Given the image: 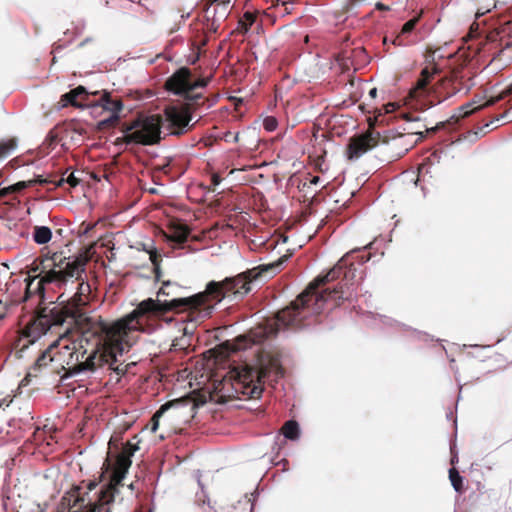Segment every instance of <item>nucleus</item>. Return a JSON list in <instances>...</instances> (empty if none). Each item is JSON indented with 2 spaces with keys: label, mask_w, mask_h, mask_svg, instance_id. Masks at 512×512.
Instances as JSON below:
<instances>
[{
  "label": "nucleus",
  "mask_w": 512,
  "mask_h": 512,
  "mask_svg": "<svg viewBox=\"0 0 512 512\" xmlns=\"http://www.w3.org/2000/svg\"><path fill=\"white\" fill-rule=\"evenodd\" d=\"M195 408V401L189 396L175 399L161 405L151 418V431H157L159 427V419L165 412L172 410V418L183 417L188 420L193 417Z\"/></svg>",
  "instance_id": "f8f14e48"
},
{
  "label": "nucleus",
  "mask_w": 512,
  "mask_h": 512,
  "mask_svg": "<svg viewBox=\"0 0 512 512\" xmlns=\"http://www.w3.org/2000/svg\"><path fill=\"white\" fill-rule=\"evenodd\" d=\"M449 479L455 491L462 493L464 490L463 478L455 468L449 470Z\"/></svg>",
  "instance_id": "7c9ffc66"
},
{
  "label": "nucleus",
  "mask_w": 512,
  "mask_h": 512,
  "mask_svg": "<svg viewBox=\"0 0 512 512\" xmlns=\"http://www.w3.org/2000/svg\"><path fill=\"white\" fill-rule=\"evenodd\" d=\"M225 345L232 351L246 349L250 345V340L245 336L237 337L233 342H226Z\"/></svg>",
  "instance_id": "c756f323"
},
{
  "label": "nucleus",
  "mask_w": 512,
  "mask_h": 512,
  "mask_svg": "<svg viewBox=\"0 0 512 512\" xmlns=\"http://www.w3.org/2000/svg\"><path fill=\"white\" fill-rule=\"evenodd\" d=\"M64 297V293H61L58 297V300L62 299Z\"/></svg>",
  "instance_id": "37998d69"
},
{
  "label": "nucleus",
  "mask_w": 512,
  "mask_h": 512,
  "mask_svg": "<svg viewBox=\"0 0 512 512\" xmlns=\"http://www.w3.org/2000/svg\"><path fill=\"white\" fill-rule=\"evenodd\" d=\"M48 274L42 275L40 279H37L38 276H31L29 275L25 281H26V289H25V296L24 300L27 301L32 296L37 295L39 296L40 300L44 299L45 292L48 289H64L66 290L68 283L72 281L73 279H64L62 277H59L57 275V272L51 270L49 268V271H46Z\"/></svg>",
  "instance_id": "1a4fd4ad"
},
{
  "label": "nucleus",
  "mask_w": 512,
  "mask_h": 512,
  "mask_svg": "<svg viewBox=\"0 0 512 512\" xmlns=\"http://www.w3.org/2000/svg\"><path fill=\"white\" fill-rule=\"evenodd\" d=\"M388 138H389V137H386V136H385V137L383 138V142H384V143H388Z\"/></svg>",
  "instance_id": "79ce46f5"
},
{
  "label": "nucleus",
  "mask_w": 512,
  "mask_h": 512,
  "mask_svg": "<svg viewBox=\"0 0 512 512\" xmlns=\"http://www.w3.org/2000/svg\"><path fill=\"white\" fill-rule=\"evenodd\" d=\"M418 134V132L398 133L397 135L393 134L390 138L393 146L398 147L404 145L403 153H405L417 142V140L413 138Z\"/></svg>",
  "instance_id": "4be33fe9"
},
{
  "label": "nucleus",
  "mask_w": 512,
  "mask_h": 512,
  "mask_svg": "<svg viewBox=\"0 0 512 512\" xmlns=\"http://www.w3.org/2000/svg\"><path fill=\"white\" fill-rule=\"evenodd\" d=\"M8 306L2 300H0V320L3 319L7 314Z\"/></svg>",
  "instance_id": "e433bc0d"
},
{
  "label": "nucleus",
  "mask_w": 512,
  "mask_h": 512,
  "mask_svg": "<svg viewBox=\"0 0 512 512\" xmlns=\"http://www.w3.org/2000/svg\"><path fill=\"white\" fill-rule=\"evenodd\" d=\"M418 23V18L417 17H414L410 20H408L403 26H402V29H401V32L395 37V39L393 40V44L394 45H403V40H402V37L405 35V34H409L411 33L416 24Z\"/></svg>",
  "instance_id": "cd10ccee"
},
{
  "label": "nucleus",
  "mask_w": 512,
  "mask_h": 512,
  "mask_svg": "<svg viewBox=\"0 0 512 512\" xmlns=\"http://www.w3.org/2000/svg\"><path fill=\"white\" fill-rule=\"evenodd\" d=\"M190 229L184 224H175L171 227L169 239L173 242L182 244L187 241Z\"/></svg>",
  "instance_id": "5701e85b"
},
{
  "label": "nucleus",
  "mask_w": 512,
  "mask_h": 512,
  "mask_svg": "<svg viewBox=\"0 0 512 512\" xmlns=\"http://www.w3.org/2000/svg\"><path fill=\"white\" fill-rule=\"evenodd\" d=\"M222 181V178L217 173H213L211 176V186L209 189L215 191V187L218 186Z\"/></svg>",
  "instance_id": "f704fd0d"
},
{
  "label": "nucleus",
  "mask_w": 512,
  "mask_h": 512,
  "mask_svg": "<svg viewBox=\"0 0 512 512\" xmlns=\"http://www.w3.org/2000/svg\"><path fill=\"white\" fill-rule=\"evenodd\" d=\"M381 135L374 130L354 136L349 140L346 154L349 160L358 159L363 154L374 148L380 142Z\"/></svg>",
  "instance_id": "ddd939ff"
},
{
  "label": "nucleus",
  "mask_w": 512,
  "mask_h": 512,
  "mask_svg": "<svg viewBox=\"0 0 512 512\" xmlns=\"http://www.w3.org/2000/svg\"><path fill=\"white\" fill-rule=\"evenodd\" d=\"M150 260L154 266V270H155V274H156V278L159 279V274H160V262L162 260V257L161 255L156 251V250H153L150 252Z\"/></svg>",
  "instance_id": "2f4dec72"
},
{
  "label": "nucleus",
  "mask_w": 512,
  "mask_h": 512,
  "mask_svg": "<svg viewBox=\"0 0 512 512\" xmlns=\"http://www.w3.org/2000/svg\"><path fill=\"white\" fill-rule=\"evenodd\" d=\"M67 172L68 170H66L65 173L59 178L48 177L51 182H48L47 184H53L55 187H61L64 183H67L72 188L77 187L80 184L81 179L76 177L74 172H70L69 175L65 177L64 175Z\"/></svg>",
  "instance_id": "b1692460"
},
{
  "label": "nucleus",
  "mask_w": 512,
  "mask_h": 512,
  "mask_svg": "<svg viewBox=\"0 0 512 512\" xmlns=\"http://www.w3.org/2000/svg\"><path fill=\"white\" fill-rule=\"evenodd\" d=\"M512 94V85L507 87L505 90H503L500 94H498L497 96L495 97H491L489 100H487L483 105L481 106H478V107H474L472 108L473 106V103H467L465 105H462L461 107L458 108L459 110V114H458V118H465V117H468L469 115H471L473 112L477 111V110H480V109H483V108H486V107H490L496 103H498L499 101L505 99L506 97L510 96Z\"/></svg>",
  "instance_id": "a211bd4d"
},
{
  "label": "nucleus",
  "mask_w": 512,
  "mask_h": 512,
  "mask_svg": "<svg viewBox=\"0 0 512 512\" xmlns=\"http://www.w3.org/2000/svg\"><path fill=\"white\" fill-rule=\"evenodd\" d=\"M376 9H378V10H386V9H387V7H386L384 4H382V3L378 2V3L376 4Z\"/></svg>",
  "instance_id": "ea45409f"
},
{
  "label": "nucleus",
  "mask_w": 512,
  "mask_h": 512,
  "mask_svg": "<svg viewBox=\"0 0 512 512\" xmlns=\"http://www.w3.org/2000/svg\"><path fill=\"white\" fill-rule=\"evenodd\" d=\"M48 182H51L49 178H43L42 176H37L34 179L27 180V181H19L9 187L3 188L0 190V196L5 197L6 195L10 193L20 192L28 187H31L35 184H47Z\"/></svg>",
  "instance_id": "aec40b11"
},
{
  "label": "nucleus",
  "mask_w": 512,
  "mask_h": 512,
  "mask_svg": "<svg viewBox=\"0 0 512 512\" xmlns=\"http://www.w3.org/2000/svg\"><path fill=\"white\" fill-rule=\"evenodd\" d=\"M218 99V95H215L213 98H212V103L209 105L211 106L213 103H215Z\"/></svg>",
  "instance_id": "a19ab883"
},
{
  "label": "nucleus",
  "mask_w": 512,
  "mask_h": 512,
  "mask_svg": "<svg viewBox=\"0 0 512 512\" xmlns=\"http://www.w3.org/2000/svg\"><path fill=\"white\" fill-rule=\"evenodd\" d=\"M230 0H214V3L212 4V9L217 8L218 11H220V6L225 5L227 6L229 4ZM228 9V7H226Z\"/></svg>",
  "instance_id": "c9c22d12"
},
{
  "label": "nucleus",
  "mask_w": 512,
  "mask_h": 512,
  "mask_svg": "<svg viewBox=\"0 0 512 512\" xmlns=\"http://www.w3.org/2000/svg\"><path fill=\"white\" fill-rule=\"evenodd\" d=\"M172 288H174V285L172 283H170L169 281L168 282H164L163 286L158 291V297H161V296H167V297L172 296L173 295V292L171 291Z\"/></svg>",
  "instance_id": "473e14b6"
},
{
  "label": "nucleus",
  "mask_w": 512,
  "mask_h": 512,
  "mask_svg": "<svg viewBox=\"0 0 512 512\" xmlns=\"http://www.w3.org/2000/svg\"><path fill=\"white\" fill-rule=\"evenodd\" d=\"M93 107H101L103 110L111 112V115L100 122L102 127H113L119 121V113L123 109V102L120 98H112L111 94L103 91L99 100L93 102Z\"/></svg>",
  "instance_id": "4468645a"
},
{
  "label": "nucleus",
  "mask_w": 512,
  "mask_h": 512,
  "mask_svg": "<svg viewBox=\"0 0 512 512\" xmlns=\"http://www.w3.org/2000/svg\"><path fill=\"white\" fill-rule=\"evenodd\" d=\"M277 127V121L275 118L273 117H268L264 120V128L267 130V131H273L275 130Z\"/></svg>",
  "instance_id": "72a5a7b5"
},
{
  "label": "nucleus",
  "mask_w": 512,
  "mask_h": 512,
  "mask_svg": "<svg viewBox=\"0 0 512 512\" xmlns=\"http://www.w3.org/2000/svg\"><path fill=\"white\" fill-rule=\"evenodd\" d=\"M370 259L371 253L365 249L344 255L332 269L317 277L288 307L277 313L278 326L300 327L308 315L319 314L324 303L332 301L334 306H339L352 300L363 280L361 267Z\"/></svg>",
  "instance_id": "f03ea898"
},
{
  "label": "nucleus",
  "mask_w": 512,
  "mask_h": 512,
  "mask_svg": "<svg viewBox=\"0 0 512 512\" xmlns=\"http://www.w3.org/2000/svg\"><path fill=\"white\" fill-rule=\"evenodd\" d=\"M471 88L465 81V75L462 67L453 69L448 76L442 78L433 88V93L438 101L447 100L464 90L467 94Z\"/></svg>",
  "instance_id": "9b49d317"
},
{
  "label": "nucleus",
  "mask_w": 512,
  "mask_h": 512,
  "mask_svg": "<svg viewBox=\"0 0 512 512\" xmlns=\"http://www.w3.org/2000/svg\"><path fill=\"white\" fill-rule=\"evenodd\" d=\"M228 10L225 5L220 6V11L217 8H208L206 11V22L204 28L208 33H217L220 24L227 18Z\"/></svg>",
  "instance_id": "f3484780"
},
{
  "label": "nucleus",
  "mask_w": 512,
  "mask_h": 512,
  "mask_svg": "<svg viewBox=\"0 0 512 512\" xmlns=\"http://www.w3.org/2000/svg\"><path fill=\"white\" fill-rule=\"evenodd\" d=\"M88 261L89 258L86 253L75 257H65L62 252L50 253L47 248H43L40 256L28 267V276H38L37 279H40L42 275L48 274L46 271H49L50 268L57 272L59 277L76 279L79 278Z\"/></svg>",
  "instance_id": "0eeeda50"
},
{
  "label": "nucleus",
  "mask_w": 512,
  "mask_h": 512,
  "mask_svg": "<svg viewBox=\"0 0 512 512\" xmlns=\"http://www.w3.org/2000/svg\"><path fill=\"white\" fill-rule=\"evenodd\" d=\"M282 433L287 439L295 440L299 437V425L294 420L285 422L282 427Z\"/></svg>",
  "instance_id": "c85d7f7f"
},
{
  "label": "nucleus",
  "mask_w": 512,
  "mask_h": 512,
  "mask_svg": "<svg viewBox=\"0 0 512 512\" xmlns=\"http://www.w3.org/2000/svg\"><path fill=\"white\" fill-rule=\"evenodd\" d=\"M161 128L162 116L139 117L130 123L122 125L124 135L122 138H118V140H122L126 144L154 145L161 139Z\"/></svg>",
  "instance_id": "6e6552de"
},
{
  "label": "nucleus",
  "mask_w": 512,
  "mask_h": 512,
  "mask_svg": "<svg viewBox=\"0 0 512 512\" xmlns=\"http://www.w3.org/2000/svg\"><path fill=\"white\" fill-rule=\"evenodd\" d=\"M369 96L372 98V99H375L377 97V88H372L370 91H369Z\"/></svg>",
  "instance_id": "4c0bfd02"
},
{
  "label": "nucleus",
  "mask_w": 512,
  "mask_h": 512,
  "mask_svg": "<svg viewBox=\"0 0 512 512\" xmlns=\"http://www.w3.org/2000/svg\"><path fill=\"white\" fill-rule=\"evenodd\" d=\"M74 327V331H75V338L71 340V345H76L77 346V353H79V362H83V361H86V358H89L91 355V352H92V345L90 346V344L88 343H85V341L83 340V329H78L76 328L75 326Z\"/></svg>",
  "instance_id": "412c9836"
},
{
  "label": "nucleus",
  "mask_w": 512,
  "mask_h": 512,
  "mask_svg": "<svg viewBox=\"0 0 512 512\" xmlns=\"http://www.w3.org/2000/svg\"><path fill=\"white\" fill-rule=\"evenodd\" d=\"M274 274V262L260 265L235 277H227L223 281H211L205 291L189 297H172L170 299L148 298L140 302L136 308L114 322H107L100 316L86 318L82 315H70L73 325H68L59 334L56 341L57 360L65 376H73L83 372H94L98 367L108 364L117 374H125L126 366L117 364V356L128 352L134 344L133 332L151 333L157 323L168 312H188L191 321L201 322L211 316L215 304L226 296L243 298L251 291V283L263 273ZM51 329L50 331H52Z\"/></svg>",
  "instance_id": "f257e3e1"
},
{
  "label": "nucleus",
  "mask_w": 512,
  "mask_h": 512,
  "mask_svg": "<svg viewBox=\"0 0 512 512\" xmlns=\"http://www.w3.org/2000/svg\"><path fill=\"white\" fill-rule=\"evenodd\" d=\"M56 349V341L51 344L46 351H44L35 361L33 366L30 368L27 376L37 377L38 372L42 370V368H46L49 364H53L54 362H58L57 360V352L52 354V352Z\"/></svg>",
  "instance_id": "6ab92c4d"
},
{
  "label": "nucleus",
  "mask_w": 512,
  "mask_h": 512,
  "mask_svg": "<svg viewBox=\"0 0 512 512\" xmlns=\"http://www.w3.org/2000/svg\"><path fill=\"white\" fill-rule=\"evenodd\" d=\"M319 182H320V177L319 176H313L310 179V184L317 185Z\"/></svg>",
  "instance_id": "58836bf2"
},
{
  "label": "nucleus",
  "mask_w": 512,
  "mask_h": 512,
  "mask_svg": "<svg viewBox=\"0 0 512 512\" xmlns=\"http://www.w3.org/2000/svg\"><path fill=\"white\" fill-rule=\"evenodd\" d=\"M272 374L275 378L284 375L280 356L272 352H261L256 365L247 363L232 367L223 378L224 386L230 384L236 394L249 398H259L263 392V384Z\"/></svg>",
  "instance_id": "423d86ee"
},
{
  "label": "nucleus",
  "mask_w": 512,
  "mask_h": 512,
  "mask_svg": "<svg viewBox=\"0 0 512 512\" xmlns=\"http://www.w3.org/2000/svg\"><path fill=\"white\" fill-rule=\"evenodd\" d=\"M52 238V231L47 226H35L33 229V240L37 244H46Z\"/></svg>",
  "instance_id": "393cba45"
},
{
  "label": "nucleus",
  "mask_w": 512,
  "mask_h": 512,
  "mask_svg": "<svg viewBox=\"0 0 512 512\" xmlns=\"http://www.w3.org/2000/svg\"><path fill=\"white\" fill-rule=\"evenodd\" d=\"M18 144L17 138L12 137L0 141V161L7 158L16 149Z\"/></svg>",
  "instance_id": "a878e982"
},
{
  "label": "nucleus",
  "mask_w": 512,
  "mask_h": 512,
  "mask_svg": "<svg viewBox=\"0 0 512 512\" xmlns=\"http://www.w3.org/2000/svg\"><path fill=\"white\" fill-rule=\"evenodd\" d=\"M83 273H85V269L80 273L79 278H74L68 283V285L77 283V290L71 298L61 300L60 304L67 302L66 305L39 308L34 319L25 326L22 333L25 337L31 338V342L51 329H59L64 324L73 325L70 315L79 314L86 318H92L83 311V307L89 303L91 294L90 284L82 277Z\"/></svg>",
  "instance_id": "39448f33"
},
{
  "label": "nucleus",
  "mask_w": 512,
  "mask_h": 512,
  "mask_svg": "<svg viewBox=\"0 0 512 512\" xmlns=\"http://www.w3.org/2000/svg\"><path fill=\"white\" fill-rule=\"evenodd\" d=\"M257 15L254 12L247 11L243 14V17L238 21V27L237 30L245 34L250 27L254 24L256 21Z\"/></svg>",
  "instance_id": "bb28decb"
},
{
  "label": "nucleus",
  "mask_w": 512,
  "mask_h": 512,
  "mask_svg": "<svg viewBox=\"0 0 512 512\" xmlns=\"http://www.w3.org/2000/svg\"><path fill=\"white\" fill-rule=\"evenodd\" d=\"M437 73H439V70L435 66L432 69L429 67L422 69L416 85L409 91V97L413 100H418L428 96L431 93L430 83Z\"/></svg>",
  "instance_id": "2eb2a0df"
},
{
  "label": "nucleus",
  "mask_w": 512,
  "mask_h": 512,
  "mask_svg": "<svg viewBox=\"0 0 512 512\" xmlns=\"http://www.w3.org/2000/svg\"><path fill=\"white\" fill-rule=\"evenodd\" d=\"M48 274L42 275L40 279H37L38 276H31L29 275L25 281H26V289H25V296L24 300L27 301L32 296L37 295L39 296L40 300L44 299L45 292L48 289H64L66 290L68 283L72 281L73 279H64L62 277H59L57 275V272L51 270L49 268V271H46Z\"/></svg>",
  "instance_id": "9d476101"
},
{
  "label": "nucleus",
  "mask_w": 512,
  "mask_h": 512,
  "mask_svg": "<svg viewBox=\"0 0 512 512\" xmlns=\"http://www.w3.org/2000/svg\"><path fill=\"white\" fill-rule=\"evenodd\" d=\"M98 92H88L84 86H78L68 93L61 96L63 106L71 105L74 107L92 106L93 102L88 101L90 95H97Z\"/></svg>",
  "instance_id": "dca6fc26"
},
{
  "label": "nucleus",
  "mask_w": 512,
  "mask_h": 512,
  "mask_svg": "<svg viewBox=\"0 0 512 512\" xmlns=\"http://www.w3.org/2000/svg\"><path fill=\"white\" fill-rule=\"evenodd\" d=\"M499 120H500V118H499V117H497L494 121H492V122H491V124H493L494 122H497V121H499Z\"/></svg>",
  "instance_id": "c03bdc74"
},
{
  "label": "nucleus",
  "mask_w": 512,
  "mask_h": 512,
  "mask_svg": "<svg viewBox=\"0 0 512 512\" xmlns=\"http://www.w3.org/2000/svg\"><path fill=\"white\" fill-rule=\"evenodd\" d=\"M209 82L210 77L194 78L188 67L179 68L167 78L165 90L186 101L163 110L162 127L169 135L182 136L193 129L195 124H190L193 112L209 100L198 89H204Z\"/></svg>",
  "instance_id": "20e7f679"
},
{
  "label": "nucleus",
  "mask_w": 512,
  "mask_h": 512,
  "mask_svg": "<svg viewBox=\"0 0 512 512\" xmlns=\"http://www.w3.org/2000/svg\"><path fill=\"white\" fill-rule=\"evenodd\" d=\"M137 450L136 444L127 442L113 464L108 460L104 462L103 466L106 470H111L109 482L93 496L90 493L98 486L97 481H82L80 485L68 491L62 498V503L67 505L68 512H111L110 505L117 498L123 501V490L132 497L135 490L134 483L125 485L123 480L131 467V457Z\"/></svg>",
  "instance_id": "7ed1b4c3"
}]
</instances>
